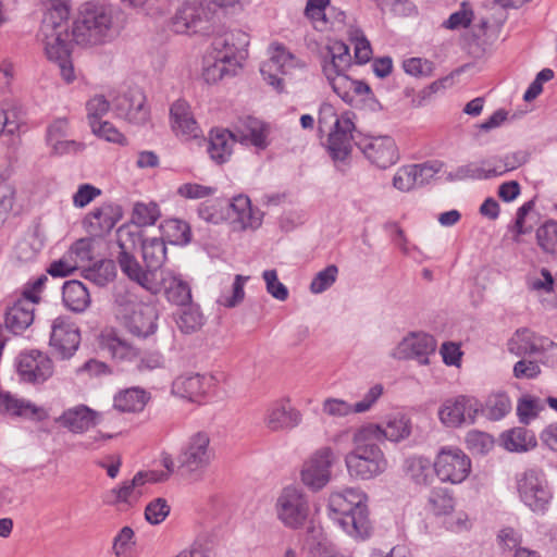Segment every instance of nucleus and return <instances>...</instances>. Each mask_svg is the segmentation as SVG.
<instances>
[{
	"mask_svg": "<svg viewBox=\"0 0 557 557\" xmlns=\"http://www.w3.org/2000/svg\"><path fill=\"white\" fill-rule=\"evenodd\" d=\"M366 500V494L354 487L333 492L329 497V517L356 541L369 539L373 530Z\"/></svg>",
	"mask_w": 557,
	"mask_h": 557,
	"instance_id": "1",
	"label": "nucleus"
},
{
	"mask_svg": "<svg viewBox=\"0 0 557 557\" xmlns=\"http://www.w3.org/2000/svg\"><path fill=\"white\" fill-rule=\"evenodd\" d=\"M379 430L366 424L355 431L354 449L345 457L349 474L360 480H370L383 473L387 461L377 443Z\"/></svg>",
	"mask_w": 557,
	"mask_h": 557,
	"instance_id": "2",
	"label": "nucleus"
},
{
	"mask_svg": "<svg viewBox=\"0 0 557 557\" xmlns=\"http://www.w3.org/2000/svg\"><path fill=\"white\" fill-rule=\"evenodd\" d=\"M115 35L113 9L104 3L86 2L81 5L73 22V40L81 46H98L109 42Z\"/></svg>",
	"mask_w": 557,
	"mask_h": 557,
	"instance_id": "3",
	"label": "nucleus"
},
{
	"mask_svg": "<svg viewBox=\"0 0 557 557\" xmlns=\"http://www.w3.org/2000/svg\"><path fill=\"white\" fill-rule=\"evenodd\" d=\"M248 35L242 30L225 32L213 38L214 63L203 71L208 83H215L224 76H234L247 58Z\"/></svg>",
	"mask_w": 557,
	"mask_h": 557,
	"instance_id": "4",
	"label": "nucleus"
},
{
	"mask_svg": "<svg viewBox=\"0 0 557 557\" xmlns=\"http://www.w3.org/2000/svg\"><path fill=\"white\" fill-rule=\"evenodd\" d=\"M213 456L209 435L206 432H197L183 446L177 457L178 469L187 479L197 481L201 479Z\"/></svg>",
	"mask_w": 557,
	"mask_h": 557,
	"instance_id": "5",
	"label": "nucleus"
},
{
	"mask_svg": "<svg viewBox=\"0 0 557 557\" xmlns=\"http://www.w3.org/2000/svg\"><path fill=\"white\" fill-rule=\"evenodd\" d=\"M117 244L120 252L117 255V263L121 271L133 282L150 292L157 294L159 289L158 280L152 278L151 270L143 268L135 256L132 253V246H135V234L127 228L120 227L117 230Z\"/></svg>",
	"mask_w": 557,
	"mask_h": 557,
	"instance_id": "6",
	"label": "nucleus"
},
{
	"mask_svg": "<svg viewBox=\"0 0 557 557\" xmlns=\"http://www.w3.org/2000/svg\"><path fill=\"white\" fill-rule=\"evenodd\" d=\"M518 492L524 505L537 513L547 510L553 497L545 474L536 469L527 470L518 479Z\"/></svg>",
	"mask_w": 557,
	"mask_h": 557,
	"instance_id": "7",
	"label": "nucleus"
},
{
	"mask_svg": "<svg viewBox=\"0 0 557 557\" xmlns=\"http://www.w3.org/2000/svg\"><path fill=\"white\" fill-rule=\"evenodd\" d=\"M275 511L286 528L299 529L309 516V502L299 488L287 486L276 499Z\"/></svg>",
	"mask_w": 557,
	"mask_h": 557,
	"instance_id": "8",
	"label": "nucleus"
},
{
	"mask_svg": "<svg viewBox=\"0 0 557 557\" xmlns=\"http://www.w3.org/2000/svg\"><path fill=\"white\" fill-rule=\"evenodd\" d=\"M434 472L442 482L459 484L471 472L470 458L457 447H443L433 463Z\"/></svg>",
	"mask_w": 557,
	"mask_h": 557,
	"instance_id": "9",
	"label": "nucleus"
},
{
	"mask_svg": "<svg viewBox=\"0 0 557 557\" xmlns=\"http://www.w3.org/2000/svg\"><path fill=\"white\" fill-rule=\"evenodd\" d=\"M508 350L519 357L523 356H539L540 361L543 363H550L554 366L556 362L549 360L546 354L557 357V344L547 337L535 335L530 330H518L511 339L508 342Z\"/></svg>",
	"mask_w": 557,
	"mask_h": 557,
	"instance_id": "10",
	"label": "nucleus"
},
{
	"mask_svg": "<svg viewBox=\"0 0 557 557\" xmlns=\"http://www.w3.org/2000/svg\"><path fill=\"white\" fill-rule=\"evenodd\" d=\"M144 91L138 87H129L112 100V109L117 117L135 125H145L150 119Z\"/></svg>",
	"mask_w": 557,
	"mask_h": 557,
	"instance_id": "11",
	"label": "nucleus"
},
{
	"mask_svg": "<svg viewBox=\"0 0 557 557\" xmlns=\"http://www.w3.org/2000/svg\"><path fill=\"white\" fill-rule=\"evenodd\" d=\"M126 329L139 338H147L158 329V310L153 305L128 301L122 311Z\"/></svg>",
	"mask_w": 557,
	"mask_h": 557,
	"instance_id": "12",
	"label": "nucleus"
},
{
	"mask_svg": "<svg viewBox=\"0 0 557 557\" xmlns=\"http://www.w3.org/2000/svg\"><path fill=\"white\" fill-rule=\"evenodd\" d=\"M482 410V404L474 397L460 395L446 399L438 410L443 424L451 428L473 424Z\"/></svg>",
	"mask_w": 557,
	"mask_h": 557,
	"instance_id": "13",
	"label": "nucleus"
},
{
	"mask_svg": "<svg viewBox=\"0 0 557 557\" xmlns=\"http://www.w3.org/2000/svg\"><path fill=\"white\" fill-rule=\"evenodd\" d=\"M356 146L375 166L387 169L399 160V152L391 136H366L356 141Z\"/></svg>",
	"mask_w": 557,
	"mask_h": 557,
	"instance_id": "14",
	"label": "nucleus"
},
{
	"mask_svg": "<svg viewBox=\"0 0 557 557\" xmlns=\"http://www.w3.org/2000/svg\"><path fill=\"white\" fill-rule=\"evenodd\" d=\"M100 348L107 351L117 362H137L138 369L154 368L156 364H145L139 348L129 343L113 329L104 330L99 337Z\"/></svg>",
	"mask_w": 557,
	"mask_h": 557,
	"instance_id": "15",
	"label": "nucleus"
},
{
	"mask_svg": "<svg viewBox=\"0 0 557 557\" xmlns=\"http://www.w3.org/2000/svg\"><path fill=\"white\" fill-rule=\"evenodd\" d=\"M211 17L210 9L199 0H186L174 17V27L178 33L191 30L208 34Z\"/></svg>",
	"mask_w": 557,
	"mask_h": 557,
	"instance_id": "16",
	"label": "nucleus"
},
{
	"mask_svg": "<svg viewBox=\"0 0 557 557\" xmlns=\"http://www.w3.org/2000/svg\"><path fill=\"white\" fill-rule=\"evenodd\" d=\"M81 333L76 324L66 318H57L51 327L50 345L61 359L71 358L78 349Z\"/></svg>",
	"mask_w": 557,
	"mask_h": 557,
	"instance_id": "17",
	"label": "nucleus"
},
{
	"mask_svg": "<svg viewBox=\"0 0 557 557\" xmlns=\"http://www.w3.org/2000/svg\"><path fill=\"white\" fill-rule=\"evenodd\" d=\"M354 131L355 124L347 114L336 119L327 139V149L333 160L344 161L350 154L352 145L360 139L354 135Z\"/></svg>",
	"mask_w": 557,
	"mask_h": 557,
	"instance_id": "18",
	"label": "nucleus"
},
{
	"mask_svg": "<svg viewBox=\"0 0 557 557\" xmlns=\"http://www.w3.org/2000/svg\"><path fill=\"white\" fill-rule=\"evenodd\" d=\"M333 451L329 447L318 450L305 465L301 471V481L312 491L324 487L331 478Z\"/></svg>",
	"mask_w": 557,
	"mask_h": 557,
	"instance_id": "19",
	"label": "nucleus"
},
{
	"mask_svg": "<svg viewBox=\"0 0 557 557\" xmlns=\"http://www.w3.org/2000/svg\"><path fill=\"white\" fill-rule=\"evenodd\" d=\"M39 301L32 290H24L21 298L16 299L7 309L4 327L14 335L22 334L34 321V306Z\"/></svg>",
	"mask_w": 557,
	"mask_h": 557,
	"instance_id": "20",
	"label": "nucleus"
},
{
	"mask_svg": "<svg viewBox=\"0 0 557 557\" xmlns=\"http://www.w3.org/2000/svg\"><path fill=\"white\" fill-rule=\"evenodd\" d=\"M17 373L24 382L40 384L53 373L52 361L40 351L21 354L17 362Z\"/></svg>",
	"mask_w": 557,
	"mask_h": 557,
	"instance_id": "21",
	"label": "nucleus"
},
{
	"mask_svg": "<svg viewBox=\"0 0 557 557\" xmlns=\"http://www.w3.org/2000/svg\"><path fill=\"white\" fill-rule=\"evenodd\" d=\"M44 42V49L47 58L54 62L60 71V75L65 83L75 81L76 74L73 63L70 59V41L65 36H40Z\"/></svg>",
	"mask_w": 557,
	"mask_h": 557,
	"instance_id": "22",
	"label": "nucleus"
},
{
	"mask_svg": "<svg viewBox=\"0 0 557 557\" xmlns=\"http://www.w3.org/2000/svg\"><path fill=\"white\" fill-rule=\"evenodd\" d=\"M236 141L264 150L269 146V128L265 123L253 116L240 117L232 132Z\"/></svg>",
	"mask_w": 557,
	"mask_h": 557,
	"instance_id": "23",
	"label": "nucleus"
},
{
	"mask_svg": "<svg viewBox=\"0 0 557 557\" xmlns=\"http://www.w3.org/2000/svg\"><path fill=\"white\" fill-rule=\"evenodd\" d=\"M295 57L285 49V47L277 45L270 60L262 64L260 72L271 86L277 91L284 88L283 79L277 76L278 73L287 74L290 69L295 66Z\"/></svg>",
	"mask_w": 557,
	"mask_h": 557,
	"instance_id": "24",
	"label": "nucleus"
},
{
	"mask_svg": "<svg viewBox=\"0 0 557 557\" xmlns=\"http://www.w3.org/2000/svg\"><path fill=\"white\" fill-rule=\"evenodd\" d=\"M121 218V207L112 202H106L87 214L85 224L91 235L103 236L113 230Z\"/></svg>",
	"mask_w": 557,
	"mask_h": 557,
	"instance_id": "25",
	"label": "nucleus"
},
{
	"mask_svg": "<svg viewBox=\"0 0 557 557\" xmlns=\"http://www.w3.org/2000/svg\"><path fill=\"white\" fill-rule=\"evenodd\" d=\"M436 341L425 333H414L404 338L398 346V357L417 359L420 364L429 363V356L434 354Z\"/></svg>",
	"mask_w": 557,
	"mask_h": 557,
	"instance_id": "26",
	"label": "nucleus"
},
{
	"mask_svg": "<svg viewBox=\"0 0 557 557\" xmlns=\"http://www.w3.org/2000/svg\"><path fill=\"white\" fill-rule=\"evenodd\" d=\"M100 413L86 405H77L63 411L55 422L72 433H84L99 422Z\"/></svg>",
	"mask_w": 557,
	"mask_h": 557,
	"instance_id": "27",
	"label": "nucleus"
},
{
	"mask_svg": "<svg viewBox=\"0 0 557 557\" xmlns=\"http://www.w3.org/2000/svg\"><path fill=\"white\" fill-rule=\"evenodd\" d=\"M170 119L172 129L185 140L201 136V129L185 100L178 99L171 106Z\"/></svg>",
	"mask_w": 557,
	"mask_h": 557,
	"instance_id": "28",
	"label": "nucleus"
},
{
	"mask_svg": "<svg viewBox=\"0 0 557 557\" xmlns=\"http://www.w3.org/2000/svg\"><path fill=\"white\" fill-rule=\"evenodd\" d=\"M168 473L158 474L154 471H139L129 481L123 482V484L111 491L114 498L111 500L114 504L125 503L132 504L141 496V491L138 488L147 482H160L166 480Z\"/></svg>",
	"mask_w": 557,
	"mask_h": 557,
	"instance_id": "29",
	"label": "nucleus"
},
{
	"mask_svg": "<svg viewBox=\"0 0 557 557\" xmlns=\"http://www.w3.org/2000/svg\"><path fill=\"white\" fill-rule=\"evenodd\" d=\"M159 289L164 290L166 299L176 306H184L191 301V288L181 274L172 271H161L158 276Z\"/></svg>",
	"mask_w": 557,
	"mask_h": 557,
	"instance_id": "30",
	"label": "nucleus"
},
{
	"mask_svg": "<svg viewBox=\"0 0 557 557\" xmlns=\"http://www.w3.org/2000/svg\"><path fill=\"white\" fill-rule=\"evenodd\" d=\"M69 15L66 3L54 1L44 15L39 35L69 37Z\"/></svg>",
	"mask_w": 557,
	"mask_h": 557,
	"instance_id": "31",
	"label": "nucleus"
},
{
	"mask_svg": "<svg viewBox=\"0 0 557 557\" xmlns=\"http://www.w3.org/2000/svg\"><path fill=\"white\" fill-rule=\"evenodd\" d=\"M228 216L234 222H238L243 230L258 228L262 223L263 213L259 209H253L248 196L237 195L228 202Z\"/></svg>",
	"mask_w": 557,
	"mask_h": 557,
	"instance_id": "32",
	"label": "nucleus"
},
{
	"mask_svg": "<svg viewBox=\"0 0 557 557\" xmlns=\"http://www.w3.org/2000/svg\"><path fill=\"white\" fill-rule=\"evenodd\" d=\"M213 377L199 373H188L176 377L172 384L174 394L191 401H197L211 386Z\"/></svg>",
	"mask_w": 557,
	"mask_h": 557,
	"instance_id": "33",
	"label": "nucleus"
},
{
	"mask_svg": "<svg viewBox=\"0 0 557 557\" xmlns=\"http://www.w3.org/2000/svg\"><path fill=\"white\" fill-rule=\"evenodd\" d=\"M140 242L143 259L147 270H151L152 278L158 280L160 272L164 271L162 265L166 260V246L163 238L151 237L140 239L138 234H135V243Z\"/></svg>",
	"mask_w": 557,
	"mask_h": 557,
	"instance_id": "34",
	"label": "nucleus"
},
{
	"mask_svg": "<svg viewBox=\"0 0 557 557\" xmlns=\"http://www.w3.org/2000/svg\"><path fill=\"white\" fill-rule=\"evenodd\" d=\"M300 422V413L288 403H276L268 409L265 424L272 431L290 429Z\"/></svg>",
	"mask_w": 557,
	"mask_h": 557,
	"instance_id": "35",
	"label": "nucleus"
},
{
	"mask_svg": "<svg viewBox=\"0 0 557 557\" xmlns=\"http://www.w3.org/2000/svg\"><path fill=\"white\" fill-rule=\"evenodd\" d=\"M41 411L34 403L18 398L10 392L0 391V414L32 419Z\"/></svg>",
	"mask_w": 557,
	"mask_h": 557,
	"instance_id": "36",
	"label": "nucleus"
},
{
	"mask_svg": "<svg viewBox=\"0 0 557 557\" xmlns=\"http://www.w3.org/2000/svg\"><path fill=\"white\" fill-rule=\"evenodd\" d=\"M174 317L178 330L186 335L199 332L206 324V317L200 307L191 301L180 306Z\"/></svg>",
	"mask_w": 557,
	"mask_h": 557,
	"instance_id": "37",
	"label": "nucleus"
},
{
	"mask_svg": "<svg viewBox=\"0 0 557 557\" xmlns=\"http://www.w3.org/2000/svg\"><path fill=\"white\" fill-rule=\"evenodd\" d=\"M62 300L71 311L83 312L90 305V295L82 282L73 280L63 284Z\"/></svg>",
	"mask_w": 557,
	"mask_h": 557,
	"instance_id": "38",
	"label": "nucleus"
},
{
	"mask_svg": "<svg viewBox=\"0 0 557 557\" xmlns=\"http://www.w3.org/2000/svg\"><path fill=\"white\" fill-rule=\"evenodd\" d=\"M234 135L228 129L212 131L210 135L208 152L218 164L225 163L231 154L235 143Z\"/></svg>",
	"mask_w": 557,
	"mask_h": 557,
	"instance_id": "39",
	"label": "nucleus"
},
{
	"mask_svg": "<svg viewBox=\"0 0 557 557\" xmlns=\"http://www.w3.org/2000/svg\"><path fill=\"white\" fill-rule=\"evenodd\" d=\"M150 399V394L140 387H131L114 397V408L121 412H140Z\"/></svg>",
	"mask_w": 557,
	"mask_h": 557,
	"instance_id": "40",
	"label": "nucleus"
},
{
	"mask_svg": "<svg viewBox=\"0 0 557 557\" xmlns=\"http://www.w3.org/2000/svg\"><path fill=\"white\" fill-rule=\"evenodd\" d=\"M379 430L377 443L383 440L391 442H400L407 438L411 433V424L409 419L404 414H396L391 417L385 426L373 424Z\"/></svg>",
	"mask_w": 557,
	"mask_h": 557,
	"instance_id": "41",
	"label": "nucleus"
},
{
	"mask_svg": "<svg viewBox=\"0 0 557 557\" xmlns=\"http://www.w3.org/2000/svg\"><path fill=\"white\" fill-rule=\"evenodd\" d=\"M82 275L96 286L103 287L114 280L116 275L115 264L112 260H101L92 267L85 268Z\"/></svg>",
	"mask_w": 557,
	"mask_h": 557,
	"instance_id": "42",
	"label": "nucleus"
},
{
	"mask_svg": "<svg viewBox=\"0 0 557 557\" xmlns=\"http://www.w3.org/2000/svg\"><path fill=\"white\" fill-rule=\"evenodd\" d=\"M160 232L162 237L174 245H186L190 240V228L188 224L178 219H169L161 223Z\"/></svg>",
	"mask_w": 557,
	"mask_h": 557,
	"instance_id": "43",
	"label": "nucleus"
},
{
	"mask_svg": "<svg viewBox=\"0 0 557 557\" xmlns=\"http://www.w3.org/2000/svg\"><path fill=\"white\" fill-rule=\"evenodd\" d=\"M404 471L417 484L428 485L432 481L431 462L426 458H407L404 463Z\"/></svg>",
	"mask_w": 557,
	"mask_h": 557,
	"instance_id": "44",
	"label": "nucleus"
},
{
	"mask_svg": "<svg viewBox=\"0 0 557 557\" xmlns=\"http://www.w3.org/2000/svg\"><path fill=\"white\" fill-rule=\"evenodd\" d=\"M504 445L510 451H521L534 447L536 440L531 431L524 428H516L504 435Z\"/></svg>",
	"mask_w": 557,
	"mask_h": 557,
	"instance_id": "45",
	"label": "nucleus"
},
{
	"mask_svg": "<svg viewBox=\"0 0 557 557\" xmlns=\"http://www.w3.org/2000/svg\"><path fill=\"white\" fill-rule=\"evenodd\" d=\"M331 60L325 61L323 64L324 75H331L335 72H344L350 64L349 47L344 42H336L331 49Z\"/></svg>",
	"mask_w": 557,
	"mask_h": 557,
	"instance_id": "46",
	"label": "nucleus"
},
{
	"mask_svg": "<svg viewBox=\"0 0 557 557\" xmlns=\"http://www.w3.org/2000/svg\"><path fill=\"white\" fill-rule=\"evenodd\" d=\"M511 409V403L506 394H496L487 398L485 406H482L481 413L487 419L497 421L503 419Z\"/></svg>",
	"mask_w": 557,
	"mask_h": 557,
	"instance_id": "47",
	"label": "nucleus"
},
{
	"mask_svg": "<svg viewBox=\"0 0 557 557\" xmlns=\"http://www.w3.org/2000/svg\"><path fill=\"white\" fill-rule=\"evenodd\" d=\"M482 181L486 180L485 166L480 162H469L457 166L455 170L447 172L446 181L458 182V181Z\"/></svg>",
	"mask_w": 557,
	"mask_h": 557,
	"instance_id": "48",
	"label": "nucleus"
},
{
	"mask_svg": "<svg viewBox=\"0 0 557 557\" xmlns=\"http://www.w3.org/2000/svg\"><path fill=\"white\" fill-rule=\"evenodd\" d=\"M536 242L540 248L557 257V221H547L536 230Z\"/></svg>",
	"mask_w": 557,
	"mask_h": 557,
	"instance_id": "49",
	"label": "nucleus"
},
{
	"mask_svg": "<svg viewBox=\"0 0 557 557\" xmlns=\"http://www.w3.org/2000/svg\"><path fill=\"white\" fill-rule=\"evenodd\" d=\"M160 216V210L156 202H137L133 208L132 222L138 226L153 225Z\"/></svg>",
	"mask_w": 557,
	"mask_h": 557,
	"instance_id": "50",
	"label": "nucleus"
},
{
	"mask_svg": "<svg viewBox=\"0 0 557 557\" xmlns=\"http://www.w3.org/2000/svg\"><path fill=\"white\" fill-rule=\"evenodd\" d=\"M248 278V276H243L240 274L235 275L231 293H223L219 297L218 302L226 308H234L239 305L244 300V286Z\"/></svg>",
	"mask_w": 557,
	"mask_h": 557,
	"instance_id": "51",
	"label": "nucleus"
},
{
	"mask_svg": "<svg viewBox=\"0 0 557 557\" xmlns=\"http://www.w3.org/2000/svg\"><path fill=\"white\" fill-rule=\"evenodd\" d=\"M414 174L417 186L429 184L431 180L443 168V162L438 160L426 161L420 164H410Z\"/></svg>",
	"mask_w": 557,
	"mask_h": 557,
	"instance_id": "52",
	"label": "nucleus"
},
{
	"mask_svg": "<svg viewBox=\"0 0 557 557\" xmlns=\"http://www.w3.org/2000/svg\"><path fill=\"white\" fill-rule=\"evenodd\" d=\"M337 274L338 269L336 265H327L313 277L310 284V292L312 294H321L325 292L335 283Z\"/></svg>",
	"mask_w": 557,
	"mask_h": 557,
	"instance_id": "53",
	"label": "nucleus"
},
{
	"mask_svg": "<svg viewBox=\"0 0 557 557\" xmlns=\"http://www.w3.org/2000/svg\"><path fill=\"white\" fill-rule=\"evenodd\" d=\"M331 0H307L304 14L312 22L317 28L320 24L326 25V9L330 7Z\"/></svg>",
	"mask_w": 557,
	"mask_h": 557,
	"instance_id": "54",
	"label": "nucleus"
},
{
	"mask_svg": "<svg viewBox=\"0 0 557 557\" xmlns=\"http://www.w3.org/2000/svg\"><path fill=\"white\" fill-rule=\"evenodd\" d=\"M429 503L436 516L448 515L455 506L453 496L443 488L432 491Z\"/></svg>",
	"mask_w": 557,
	"mask_h": 557,
	"instance_id": "55",
	"label": "nucleus"
},
{
	"mask_svg": "<svg viewBox=\"0 0 557 557\" xmlns=\"http://www.w3.org/2000/svg\"><path fill=\"white\" fill-rule=\"evenodd\" d=\"M333 91L346 103H350V91L352 86V78L343 72L331 73L325 75Z\"/></svg>",
	"mask_w": 557,
	"mask_h": 557,
	"instance_id": "56",
	"label": "nucleus"
},
{
	"mask_svg": "<svg viewBox=\"0 0 557 557\" xmlns=\"http://www.w3.org/2000/svg\"><path fill=\"white\" fill-rule=\"evenodd\" d=\"M170 506L165 498H156L145 508V518L150 524H159L165 520L170 513Z\"/></svg>",
	"mask_w": 557,
	"mask_h": 557,
	"instance_id": "57",
	"label": "nucleus"
},
{
	"mask_svg": "<svg viewBox=\"0 0 557 557\" xmlns=\"http://www.w3.org/2000/svg\"><path fill=\"white\" fill-rule=\"evenodd\" d=\"M472 20V9L466 2H462L461 8L450 14V16L443 23V26L447 29L467 28L470 26Z\"/></svg>",
	"mask_w": 557,
	"mask_h": 557,
	"instance_id": "58",
	"label": "nucleus"
},
{
	"mask_svg": "<svg viewBox=\"0 0 557 557\" xmlns=\"http://www.w3.org/2000/svg\"><path fill=\"white\" fill-rule=\"evenodd\" d=\"M92 129V133L97 136L106 139L107 141L125 145L126 138L125 136L113 126L110 122H99V123H92L90 126Z\"/></svg>",
	"mask_w": 557,
	"mask_h": 557,
	"instance_id": "59",
	"label": "nucleus"
},
{
	"mask_svg": "<svg viewBox=\"0 0 557 557\" xmlns=\"http://www.w3.org/2000/svg\"><path fill=\"white\" fill-rule=\"evenodd\" d=\"M268 293L277 300L284 301L288 297L287 287L277 278L275 270H265L262 274Z\"/></svg>",
	"mask_w": 557,
	"mask_h": 557,
	"instance_id": "60",
	"label": "nucleus"
},
{
	"mask_svg": "<svg viewBox=\"0 0 557 557\" xmlns=\"http://www.w3.org/2000/svg\"><path fill=\"white\" fill-rule=\"evenodd\" d=\"M111 104L104 96H95L91 98L86 104L90 126L92 123H99L101 117L108 113Z\"/></svg>",
	"mask_w": 557,
	"mask_h": 557,
	"instance_id": "61",
	"label": "nucleus"
},
{
	"mask_svg": "<svg viewBox=\"0 0 557 557\" xmlns=\"http://www.w3.org/2000/svg\"><path fill=\"white\" fill-rule=\"evenodd\" d=\"M466 443L468 448L476 454H485L493 447V438L480 431H471L467 434Z\"/></svg>",
	"mask_w": 557,
	"mask_h": 557,
	"instance_id": "62",
	"label": "nucleus"
},
{
	"mask_svg": "<svg viewBox=\"0 0 557 557\" xmlns=\"http://www.w3.org/2000/svg\"><path fill=\"white\" fill-rule=\"evenodd\" d=\"M322 410L325 414L335 418L346 417L355 412L354 405L338 398H327L323 401Z\"/></svg>",
	"mask_w": 557,
	"mask_h": 557,
	"instance_id": "63",
	"label": "nucleus"
},
{
	"mask_svg": "<svg viewBox=\"0 0 557 557\" xmlns=\"http://www.w3.org/2000/svg\"><path fill=\"white\" fill-rule=\"evenodd\" d=\"M537 399L532 397H522L518 401L517 413L521 423L528 424L532 418H535L541 410Z\"/></svg>",
	"mask_w": 557,
	"mask_h": 557,
	"instance_id": "64",
	"label": "nucleus"
}]
</instances>
